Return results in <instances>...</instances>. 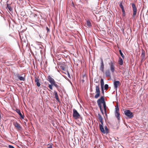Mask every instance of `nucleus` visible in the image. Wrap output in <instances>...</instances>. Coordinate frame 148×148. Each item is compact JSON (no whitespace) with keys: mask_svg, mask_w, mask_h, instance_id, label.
Here are the masks:
<instances>
[{"mask_svg":"<svg viewBox=\"0 0 148 148\" xmlns=\"http://www.w3.org/2000/svg\"><path fill=\"white\" fill-rule=\"evenodd\" d=\"M7 7L10 11L11 12L12 11V8L10 7V4H7Z\"/></svg>","mask_w":148,"mask_h":148,"instance_id":"21","label":"nucleus"},{"mask_svg":"<svg viewBox=\"0 0 148 148\" xmlns=\"http://www.w3.org/2000/svg\"><path fill=\"white\" fill-rule=\"evenodd\" d=\"M105 89L107 90L108 88V85L107 84H106L104 86Z\"/></svg>","mask_w":148,"mask_h":148,"instance_id":"30","label":"nucleus"},{"mask_svg":"<svg viewBox=\"0 0 148 148\" xmlns=\"http://www.w3.org/2000/svg\"><path fill=\"white\" fill-rule=\"evenodd\" d=\"M95 92L96 94L95 95V97L96 99H97L99 97L100 93L99 85L97 86H96Z\"/></svg>","mask_w":148,"mask_h":148,"instance_id":"4","label":"nucleus"},{"mask_svg":"<svg viewBox=\"0 0 148 148\" xmlns=\"http://www.w3.org/2000/svg\"><path fill=\"white\" fill-rule=\"evenodd\" d=\"M100 84L101 88H103V86L104 84V81L103 79H101L100 80Z\"/></svg>","mask_w":148,"mask_h":148,"instance_id":"18","label":"nucleus"},{"mask_svg":"<svg viewBox=\"0 0 148 148\" xmlns=\"http://www.w3.org/2000/svg\"><path fill=\"white\" fill-rule=\"evenodd\" d=\"M119 108L118 106H116L115 107V112H119Z\"/></svg>","mask_w":148,"mask_h":148,"instance_id":"27","label":"nucleus"},{"mask_svg":"<svg viewBox=\"0 0 148 148\" xmlns=\"http://www.w3.org/2000/svg\"><path fill=\"white\" fill-rule=\"evenodd\" d=\"M100 108V111H101V112L102 113H103V110L102 108V105H100V106H98Z\"/></svg>","mask_w":148,"mask_h":148,"instance_id":"31","label":"nucleus"},{"mask_svg":"<svg viewBox=\"0 0 148 148\" xmlns=\"http://www.w3.org/2000/svg\"><path fill=\"white\" fill-rule=\"evenodd\" d=\"M47 78V80L49 82L51 85L55 82L54 79L51 77L50 75L48 76Z\"/></svg>","mask_w":148,"mask_h":148,"instance_id":"10","label":"nucleus"},{"mask_svg":"<svg viewBox=\"0 0 148 148\" xmlns=\"http://www.w3.org/2000/svg\"><path fill=\"white\" fill-rule=\"evenodd\" d=\"M54 93L56 99L58 101H59V99L58 97V95L57 92H56V91H54Z\"/></svg>","mask_w":148,"mask_h":148,"instance_id":"17","label":"nucleus"},{"mask_svg":"<svg viewBox=\"0 0 148 148\" xmlns=\"http://www.w3.org/2000/svg\"><path fill=\"white\" fill-rule=\"evenodd\" d=\"M35 83L39 82V79H38V77H35Z\"/></svg>","mask_w":148,"mask_h":148,"instance_id":"26","label":"nucleus"},{"mask_svg":"<svg viewBox=\"0 0 148 148\" xmlns=\"http://www.w3.org/2000/svg\"><path fill=\"white\" fill-rule=\"evenodd\" d=\"M42 45H40V48H41V47H42Z\"/></svg>","mask_w":148,"mask_h":148,"instance_id":"41","label":"nucleus"},{"mask_svg":"<svg viewBox=\"0 0 148 148\" xmlns=\"http://www.w3.org/2000/svg\"><path fill=\"white\" fill-rule=\"evenodd\" d=\"M105 102L104 97L101 96L97 101V103L98 106L101 105V103H103Z\"/></svg>","mask_w":148,"mask_h":148,"instance_id":"6","label":"nucleus"},{"mask_svg":"<svg viewBox=\"0 0 148 148\" xmlns=\"http://www.w3.org/2000/svg\"><path fill=\"white\" fill-rule=\"evenodd\" d=\"M103 105L104 108V111L106 112V102L103 103Z\"/></svg>","mask_w":148,"mask_h":148,"instance_id":"25","label":"nucleus"},{"mask_svg":"<svg viewBox=\"0 0 148 148\" xmlns=\"http://www.w3.org/2000/svg\"><path fill=\"white\" fill-rule=\"evenodd\" d=\"M111 73L109 70H106L105 72V75L106 77H110Z\"/></svg>","mask_w":148,"mask_h":148,"instance_id":"14","label":"nucleus"},{"mask_svg":"<svg viewBox=\"0 0 148 148\" xmlns=\"http://www.w3.org/2000/svg\"><path fill=\"white\" fill-rule=\"evenodd\" d=\"M52 86L53 85H52L51 84H49V85L48 87L51 90H52L53 89V88H52Z\"/></svg>","mask_w":148,"mask_h":148,"instance_id":"33","label":"nucleus"},{"mask_svg":"<svg viewBox=\"0 0 148 148\" xmlns=\"http://www.w3.org/2000/svg\"><path fill=\"white\" fill-rule=\"evenodd\" d=\"M124 113L129 118H131L133 117V113L131 112L129 110H126L124 111Z\"/></svg>","mask_w":148,"mask_h":148,"instance_id":"2","label":"nucleus"},{"mask_svg":"<svg viewBox=\"0 0 148 148\" xmlns=\"http://www.w3.org/2000/svg\"><path fill=\"white\" fill-rule=\"evenodd\" d=\"M60 68L63 70H64L65 68V64L64 63H59L58 64Z\"/></svg>","mask_w":148,"mask_h":148,"instance_id":"12","label":"nucleus"},{"mask_svg":"<svg viewBox=\"0 0 148 148\" xmlns=\"http://www.w3.org/2000/svg\"><path fill=\"white\" fill-rule=\"evenodd\" d=\"M36 83V84L37 86H38L39 87L40 86V84L39 82H37Z\"/></svg>","mask_w":148,"mask_h":148,"instance_id":"35","label":"nucleus"},{"mask_svg":"<svg viewBox=\"0 0 148 148\" xmlns=\"http://www.w3.org/2000/svg\"><path fill=\"white\" fill-rule=\"evenodd\" d=\"M8 147L9 148H14L13 146L11 145H9Z\"/></svg>","mask_w":148,"mask_h":148,"instance_id":"36","label":"nucleus"},{"mask_svg":"<svg viewBox=\"0 0 148 148\" xmlns=\"http://www.w3.org/2000/svg\"><path fill=\"white\" fill-rule=\"evenodd\" d=\"M104 64L103 62V60L102 59H101V66L100 67V70L102 72H104Z\"/></svg>","mask_w":148,"mask_h":148,"instance_id":"13","label":"nucleus"},{"mask_svg":"<svg viewBox=\"0 0 148 148\" xmlns=\"http://www.w3.org/2000/svg\"><path fill=\"white\" fill-rule=\"evenodd\" d=\"M96 82V83H98V81H97V82Z\"/></svg>","mask_w":148,"mask_h":148,"instance_id":"42","label":"nucleus"},{"mask_svg":"<svg viewBox=\"0 0 148 148\" xmlns=\"http://www.w3.org/2000/svg\"><path fill=\"white\" fill-rule=\"evenodd\" d=\"M118 62L119 64L121 65L123 64V59L121 58H119Z\"/></svg>","mask_w":148,"mask_h":148,"instance_id":"19","label":"nucleus"},{"mask_svg":"<svg viewBox=\"0 0 148 148\" xmlns=\"http://www.w3.org/2000/svg\"><path fill=\"white\" fill-rule=\"evenodd\" d=\"M114 88L116 90L119 85H120V82L119 81H115L114 82Z\"/></svg>","mask_w":148,"mask_h":148,"instance_id":"11","label":"nucleus"},{"mask_svg":"<svg viewBox=\"0 0 148 148\" xmlns=\"http://www.w3.org/2000/svg\"><path fill=\"white\" fill-rule=\"evenodd\" d=\"M16 79L17 81H25V79L26 75L25 73H22L21 74L16 73L15 75Z\"/></svg>","mask_w":148,"mask_h":148,"instance_id":"1","label":"nucleus"},{"mask_svg":"<svg viewBox=\"0 0 148 148\" xmlns=\"http://www.w3.org/2000/svg\"><path fill=\"white\" fill-rule=\"evenodd\" d=\"M14 127L16 128L17 130H21L22 129V127L20 124L16 122H14Z\"/></svg>","mask_w":148,"mask_h":148,"instance_id":"7","label":"nucleus"},{"mask_svg":"<svg viewBox=\"0 0 148 148\" xmlns=\"http://www.w3.org/2000/svg\"><path fill=\"white\" fill-rule=\"evenodd\" d=\"M47 148H53L52 145H51L49 147H48Z\"/></svg>","mask_w":148,"mask_h":148,"instance_id":"39","label":"nucleus"},{"mask_svg":"<svg viewBox=\"0 0 148 148\" xmlns=\"http://www.w3.org/2000/svg\"><path fill=\"white\" fill-rule=\"evenodd\" d=\"M99 129L101 132L104 134L106 133V132L104 130L103 126L101 125H99Z\"/></svg>","mask_w":148,"mask_h":148,"instance_id":"16","label":"nucleus"},{"mask_svg":"<svg viewBox=\"0 0 148 148\" xmlns=\"http://www.w3.org/2000/svg\"><path fill=\"white\" fill-rule=\"evenodd\" d=\"M109 65L110 66V70L112 73H114L115 71V67L113 63L111 62L110 63H109Z\"/></svg>","mask_w":148,"mask_h":148,"instance_id":"8","label":"nucleus"},{"mask_svg":"<svg viewBox=\"0 0 148 148\" xmlns=\"http://www.w3.org/2000/svg\"><path fill=\"white\" fill-rule=\"evenodd\" d=\"M35 15L36 16H37V15H36V14H35Z\"/></svg>","mask_w":148,"mask_h":148,"instance_id":"43","label":"nucleus"},{"mask_svg":"<svg viewBox=\"0 0 148 148\" xmlns=\"http://www.w3.org/2000/svg\"><path fill=\"white\" fill-rule=\"evenodd\" d=\"M115 116L118 120L119 119L120 117V114L119 112H115Z\"/></svg>","mask_w":148,"mask_h":148,"instance_id":"20","label":"nucleus"},{"mask_svg":"<svg viewBox=\"0 0 148 148\" xmlns=\"http://www.w3.org/2000/svg\"><path fill=\"white\" fill-rule=\"evenodd\" d=\"M98 118H99V120L100 121H102L103 118H102V116H101V115L99 114H98Z\"/></svg>","mask_w":148,"mask_h":148,"instance_id":"23","label":"nucleus"},{"mask_svg":"<svg viewBox=\"0 0 148 148\" xmlns=\"http://www.w3.org/2000/svg\"><path fill=\"white\" fill-rule=\"evenodd\" d=\"M119 6L122 9V10L124 9V7L122 4V2H121L119 4Z\"/></svg>","mask_w":148,"mask_h":148,"instance_id":"24","label":"nucleus"},{"mask_svg":"<svg viewBox=\"0 0 148 148\" xmlns=\"http://www.w3.org/2000/svg\"><path fill=\"white\" fill-rule=\"evenodd\" d=\"M132 8L133 14V16L135 17L137 14V9L134 3H132Z\"/></svg>","mask_w":148,"mask_h":148,"instance_id":"5","label":"nucleus"},{"mask_svg":"<svg viewBox=\"0 0 148 148\" xmlns=\"http://www.w3.org/2000/svg\"><path fill=\"white\" fill-rule=\"evenodd\" d=\"M52 85L54 86L57 88H58L59 87L58 86V85L55 82L54 83H53Z\"/></svg>","mask_w":148,"mask_h":148,"instance_id":"29","label":"nucleus"},{"mask_svg":"<svg viewBox=\"0 0 148 148\" xmlns=\"http://www.w3.org/2000/svg\"><path fill=\"white\" fill-rule=\"evenodd\" d=\"M86 24L87 26L89 27H90L91 26V23L89 21H87Z\"/></svg>","mask_w":148,"mask_h":148,"instance_id":"22","label":"nucleus"},{"mask_svg":"<svg viewBox=\"0 0 148 148\" xmlns=\"http://www.w3.org/2000/svg\"><path fill=\"white\" fill-rule=\"evenodd\" d=\"M123 13V16H125V11L124 9L122 10Z\"/></svg>","mask_w":148,"mask_h":148,"instance_id":"34","label":"nucleus"},{"mask_svg":"<svg viewBox=\"0 0 148 148\" xmlns=\"http://www.w3.org/2000/svg\"><path fill=\"white\" fill-rule=\"evenodd\" d=\"M16 112L19 114L22 119H23L24 118V116L22 114L19 110L17 109L16 110Z\"/></svg>","mask_w":148,"mask_h":148,"instance_id":"15","label":"nucleus"},{"mask_svg":"<svg viewBox=\"0 0 148 148\" xmlns=\"http://www.w3.org/2000/svg\"><path fill=\"white\" fill-rule=\"evenodd\" d=\"M100 121V122L101 124H100L99 125H101L102 126H103V120L101 121Z\"/></svg>","mask_w":148,"mask_h":148,"instance_id":"37","label":"nucleus"},{"mask_svg":"<svg viewBox=\"0 0 148 148\" xmlns=\"http://www.w3.org/2000/svg\"><path fill=\"white\" fill-rule=\"evenodd\" d=\"M145 51L143 49H142L141 50V57L142 60H144L145 59Z\"/></svg>","mask_w":148,"mask_h":148,"instance_id":"9","label":"nucleus"},{"mask_svg":"<svg viewBox=\"0 0 148 148\" xmlns=\"http://www.w3.org/2000/svg\"><path fill=\"white\" fill-rule=\"evenodd\" d=\"M46 28V29H47V32H49V29L47 27Z\"/></svg>","mask_w":148,"mask_h":148,"instance_id":"38","label":"nucleus"},{"mask_svg":"<svg viewBox=\"0 0 148 148\" xmlns=\"http://www.w3.org/2000/svg\"><path fill=\"white\" fill-rule=\"evenodd\" d=\"M105 131L106 132V133H108V128L106 126H105Z\"/></svg>","mask_w":148,"mask_h":148,"instance_id":"32","label":"nucleus"},{"mask_svg":"<svg viewBox=\"0 0 148 148\" xmlns=\"http://www.w3.org/2000/svg\"><path fill=\"white\" fill-rule=\"evenodd\" d=\"M101 90H102V92L103 93H104V91H103V88H101Z\"/></svg>","mask_w":148,"mask_h":148,"instance_id":"40","label":"nucleus"},{"mask_svg":"<svg viewBox=\"0 0 148 148\" xmlns=\"http://www.w3.org/2000/svg\"><path fill=\"white\" fill-rule=\"evenodd\" d=\"M119 53H120L121 56L123 58L124 57V55L123 54V53H122L121 50H119Z\"/></svg>","mask_w":148,"mask_h":148,"instance_id":"28","label":"nucleus"},{"mask_svg":"<svg viewBox=\"0 0 148 148\" xmlns=\"http://www.w3.org/2000/svg\"><path fill=\"white\" fill-rule=\"evenodd\" d=\"M73 116L75 119H78L80 118V115L75 109H73Z\"/></svg>","mask_w":148,"mask_h":148,"instance_id":"3","label":"nucleus"}]
</instances>
